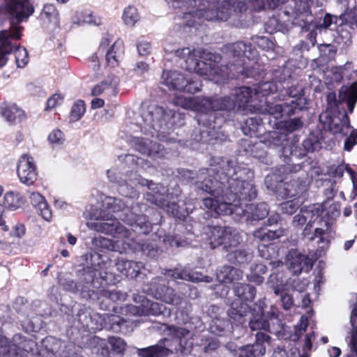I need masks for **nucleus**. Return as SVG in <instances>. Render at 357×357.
Wrapping results in <instances>:
<instances>
[{
	"label": "nucleus",
	"mask_w": 357,
	"mask_h": 357,
	"mask_svg": "<svg viewBox=\"0 0 357 357\" xmlns=\"http://www.w3.org/2000/svg\"><path fill=\"white\" fill-rule=\"evenodd\" d=\"M209 168H202L197 173L186 170L183 176L197 188L206 192L211 197L202 199L203 205L217 215H250L253 220L264 218L269 212L266 203L245 204L243 201L251 200L257 196L252 183V172L241 167L234 160L213 158Z\"/></svg>",
	"instance_id": "obj_1"
},
{
	"label": "nucleus",
	"mask_w": 357,
	"mask_h": 357,
	"mask_svg": "<svg viewBox=\"0 0 357 357\" xmlns=\"http://www.w3.org/2000/svg\"><path fill=\"white\" fill-rule=\"evenodd\" d=\"M223 51L228 59L232 58L228 66H219L221 60L219 54H215L193 47H183L174 51L175 55L184 60L185 68L188 71L196 73L206 79L221 84L231 78H236L240 75L248 77L250 73L243 66V57L255 60L257 52L250 44L239 41L225 45Z\"/></svg>",
	"instance_id": "obj_2"
},
{
	"label": "nucleus",
	"mask_w": 357,
	"mask_h": 357,
	"mask_svg": "<svg viewBox=\"0 0 357 357\" xmlns=\"http://www.w3.org/2000/svg\"><path fill=\"white\" fill-rule=\"evenodd\" d=\"M168 337L161 339L157 344L137 349L140 357H167L174 353L183 355L192 349L193 333L186 328L170 326L166 327Z\"/></svg>",
	"instance_id": "obj_3"
},
{
	"label": "nucleus",
	"mask_w": 357,
	"mask_h": 357,
	"mask_svg": "<svg viewBox=\"0 0 357 357\" xmlns=\"http://www.w3.org/2000/svg\"><path fill=\"white\" fill-rule=\"evenodd\" d=\"M173 102L175 105L184 109H189L197 112L196 116L199 125L204 128L200 130V136L197 141L202 143H212L215 129L220 127L222 119H218L213 110V98L204 97L176 96Z\"/></svg>",
	"instance_id": "obj_4"
},
{
	"label": "nucleus",
	"mask_w": 357,
	"mask_h": 357,
	"mask_svg": "<svg viewBox=\"0 0 357 357\" xmlns=\"http://www.w3.org/2000/svg\"><path fill=\"white\" fill-rule=\"evenodd\" d=\"M101 219L87 223L89 229L110 235L115 238L122 239L121 248L116 249L114 243L109 238L99 236L92 240L96 247L109 250L118 251L121 253L137 249L135 245V236L132 231L127 229L116 218L106 214L100 215Z\"/></svg>",
	"instance_id": "obj_5"
},
{
	"label": "nucleus",
	"mask_w": 357,
	"mask_h": 357,
	"mask_svg": "<svg viewBox=\"0 0 357 357\" xmlns=\"http://www.w3.org/2000/svg\"><path fill=\"white\" fill-rule=\"evenodd\" d=\"M4 2L13 19L10 29L0 32V68L6 65L8 55L13 50L10 39H19L21 37L20 28L16 26V24L27 20L34 12L29 0H4Z\"/></svg>",
	"instance_id": "obj_6"
},
{
	"label": "nucleus",
	"mask_w": 357,
	"mask_h": 357,
	"mask_svg": "<svg viewBox=\"0 0 357 357\" xmlns=\"http://www.w3.org/2000/svg\"><path fill=\"white\" fill-rule=\"evenodd\" d=\"M208 241L211 248L222 246L229 252V260L243 264L250 261L252 255L240 245L241 236L232 227H212L209 228Z\"/></svg>",
	"instance_id": "obj_7"
},
{
	"label": "nucleus",
	"mask_w": 357,
	"mask_h": 357,
	"mask_svg": "<svg viewBox=\"0 0 357 357\" xmlns=\"http://www.w3.org/2000/svg\"><path fill=\"white\" fill-rule=\"evenodd\" d=\"M107 176L110 181L118 183L119 192L129 198H136L138 197V190L136 187L138 185H146L149 190L145 195V199L147 202L155 205H161L164 200L166 188L161 184L153 183L152 181L142 178L136 173H131L128 178L117 180L116 174L114 171L107 170Z\"/></svg>",
	"instance_id": "obj_8"
},
{
	"label": "nucleus",
	"mask_w": 357,
	"mask_h": 357,
	"mask_svg": "<svg viewBox=\"0 0 357 357\" xmlns=\"http://www.w3.org/2000/svg\"><path fill=\"white\" fill-rule=\"evenodd\" d=\"M103 206L112 213L121 211L122 215L119 216L120 218L132 227L133 229H138V233L147 234L151 231L152 226L146 217L135 213L137 206L130 208L126 206L125 203L121 199L113 197H105L103 200Z\"/></svg>",
	"instance_id": "obj_9"
},
{
	"label": "nucleus",
	"mask_w": 357,
	"mask_h": 357,
	"mask_svg": "<svg viewBox=\"0 0 357 357\" xmlns=\"http://www.w3.org/2000/svg\"><path fill=\"white\" fill-rule=\"evenodd\" d=\"M13 344L9 345L7 338L1 337L0 342L3 350L0 354L13 353L17 357H53V354L47 349L39 350L37 343L32 339H28L20 334L13 337Z\"/></svg>",
	"instance_id": "obj_10"
},
{
	"label": "nucleus",
	"mask_w": 357,
	"mask_h": 357,
	"mask_svg": "<svg viewBox=\"0 0 357 357\" xmlns=\"http://www.w3.org/2000/svg\"><path fill=\"white\" fill-rule=\"evenodd\" d=\"M326 210V218H319L317 224L319 227L314 229V235L309 239L312 241H316V243L321 249L327 248L329 244L330 231L334 220L340 214V204L339 202H333L326 201L322 204H319Z\"/></svg>",
	"instance_id": "obj_11"
},
{
	"label": "nucleus",
	"mask_w": 357,
	"mask_h": 357,
	"mask_svg": "<svg viewBox=\"0 0 357 357\" xmlns=\"http://www.w3.org/2000/svg\"><path fill=\"white\" fill-rule=\"evenodd\" d=\"M264 141L266 143V146L269 148H280L282 155L285 158L284 161L287 164L280 167L279 169L280 172L289 174L291 172H296L301 169L302 167L300 164H291L289 162L291 159H289V157L290 155L293 156L295 145L289 142L286 133L280 130L270 132L264 138Z\"/></svg>",
	"instance_id": "obj_12"
},
{
	"label": "nucleus",
	"mask_w": 357,
	"mask_h": 357,
	"mask_svg": "<svg viewBox=\"0 0 357 357\" xmlns=\"http://www.w3.org/2000/svg\"><path fill=\"white\" fill-rule=\"evenodd\" d=\"M255 96L254 90L250 87L236 88L229 96L213 98L214 113L216 111L243 110Z\"/></svg>",
	"instance_id": "obj_13"
},
{
	"label": "nucleus",
	"mask_w": 357,
	"mask_h": 357,
	"mask_svg": "<svg viewBox=\"0 0 357 357\" xmlns=\"http://www.w3.org/2000/svg\"><path fill=\"white\" fill-rule=\"evenodd\" d=\"M234 291L237 298L231 303L227 313L231 319L242 324L241 319L250 310L247 302L254 300L257 290L250 284L237 283L234 286Z\"/></svg>",
	"instance_id": "obj_14"
},
{
	"label": "nucleus",
	"mask_w": 357,
	"mask_h": 357,
	"mask_svg": "<svg viewBox=\"0 0 357 357\" xmlns=\"http://www.w3.org/2000/svg\"><path fill=\"white\" fill-rule=\"evenodd\" d=\"M161 83L169 89L194 93L201 90V82L195 77L178 70H165L161 76Z\"/></svg>",
	"instance_id": "obj_15"
},
{
	"label": "nucleus",
	"mask_w": 357,
	"mask_h": 357,
	"mask_svg": "<svg viewBox=\"0 0 357 357\" xmlns=\"http://www.w3.org/2000/svg\"><path fill=\"white\" fill-rule=\"evenodd\" d=\"M318 0H292L293 5L289 4L287 10H290V16L294 26L301 27L303 31H308L312 27L314 16L312 7Z\"/></svg>",
	"instance_id": "obj_16"
},
{
	"label": "nucleus",
	"mask_w": 357,
	"mask_h": 357,
	"mask_svg": "<svg viewBox=\"0 0 357 357\" xmlns=\"http://www.w3.org/2000/svg\"><path fill=\"white\" fill-rule=\"evenodd\" d=\"M143 291L167 304L178 305L182 302V297L175 294L174 290L167 287L165 280L160 278H155L149 283L144 285Z\"/></svg>",
	"instance_id": "obj_17"
},
{
	"label": "nucleus",
	"mask_w": 357,
	"mask_h": 357,
	"mask_svg": "<svg viewBox=\"0 0 357 357\" xmlns=\"http://www.w3.org/2000/svg\"><path fill=\"white\" fill-rule=\"evenodd\" d=\"M284 190L286 191L284 195L294 199L282 202L280 204V208L284 213L291 215L295 213L304 202L303 194L307 190L305 181H293L290 183H285Z\"/></svg>",
	"instance_id": "obj_18"
},
{
	"label": "nucleus",
	"mask_w": 357,
	"mask_h": 357,
	"mask_svg": "<svg viewBox=\"0 0 357 357\" xmlns=\"http://www.w3.org/2000/svg\"><path fill=\"white\" fill-rule=\"evenodd\" d=\"M319 121L324 128L333 135H347L351 128L349 118L345 112H333L327 110L319 115Z\"/></svg>",
	"instance_id": "obj_19"
},
{
	"label": "nucleus",
	"mask_w": 357,
	"mask_h": 357,
	"mask_svg": "<svg viewBox=\"0 0 357 357\" xmlns=\"http://www.w3.org/2000/svg\"><path fill=\"white\" fill-rule=\"evenodd\" d=\"M140 116L145 125L158 132H165L162 127L169 116V114L162 107L152 104L146 108L143 107Z\"/></svg>",
	"instance_id": "obj_20"
},
{
	"label": "nucleus",
	"mask_w": 357,
	"mask_h": 357,
	"mask_svg": "<svg viewBox=\"0 0 357 357\" xmlns=\"http://www.w3.org/2000/svg\"><path fill=\"white\" fill-rule=\"evenodd\" d=\"M322 214V207L319 204H314L305 208H302L299 213L293 219V225L295 227H302L305 225L303 234L306 236L310 234V229Z\"/></svg>",
	"instance_id": "obj_21"
},
{
	"label": "nucleus",
	"mask_w": 357,
	"mask_h": 357,
	"mask_svg": "<svg viewBox=\"0 0 357 357\" xmlns=\"http://www.w3.org/2000/svg\"><path fill=\"white\" fill-rule=\"evenodd\" d=\"M133 300L135 303H139V305H128L127 307L128 311L133 315H160L163 313L166 307L161 303L153 302L143 296L134 295Z\"/></svg>",
	"instance_id": "obj_22"
},
{
	"label": "nucleus",
	"mask_w": 357,
	"mask_h": 357,
	"mask_svg": "<svg viewBox=\"0 0 357 357\" xmlns=\"http://www.w3.org/2000/svg\"><path fill=\"white\" fill-rule=\"evenodd\" d=\"M17 175L20 181L26 185H32L37 179L36 165L33 157L22 154L18 160Z\"/></svg>",
	"instance_id": "obj_23"
},
{
	"label": "nucleus",
	"mask_w": 357,
	"mask_h": 357,
	"mask_svg": "<svg viewBox=\"0 0 357 357\" xmlns=\"http://www.w3.org/2000/svg\"><path fill=\"white\" fill-rule=\"evenodd\" d=\"M286 262L289 268L295 274H299L303 271H310L314 264V259L299 252L297 250L289 251L286 257Z\"/></svg>",
	"instance_id": "obj_24"
},
{
	"label": "nucleus",
	"mask_w": 357,
	"mask_h": 357,
	"mask_svg": "<svg viewBox=\"0 0 357 357\" xmlns=\"http://www.w3.org/2000/svg\"><path fill=\"white\" fill-rule=\"evenodd\" d=\"M131 143L135 150L153 160L162 158L165 155L163 147L149 139L134 137Z\"/></svg>",
	"instance_id": "obj_25"
},
{
	"label": "nucleus",
	"mask_w": 357,
	"mask_h": 357,
	"mask_svg": "<svg viewBox=\"0 0 357 357\" xmlns=\"http://www.w3.org/2000/svg\"><path fill=\"white\" fill-rule=\"evenodd\" d=\"M265 306L264 300L260 299L255 304L252 311V317L249 321V326L252 331H269V323L264 318V308Z\"/></svg>",
	"instance_id": "obj_26"
},
{
	"label": "nucleus",
	"mask_w": 357,
	"mask_h": 357,
	"mask_svg": "<svg viewBox=\"0 0 357 357\" xmlns=\"http://www.w3.org/2000/svg\"><path fill=\"white\" fill-rule=\"evenodd\" d=\"M115 266L119 272L130 278H136L144 268L143 263L128 260L123 257L116 259Z\"/></svg>",
	"instance_id": "obj_27"
},
{
	"label": "nucleus",
	"mask_w": 357,
	"mask_h": 357,
	"mask_svg": "<svg viewBox=\"0 0 357 357\" xmlns=\"http://www.w3.org/2000/svg\"><path fill=\"white\" fill-rule=\"evenodd\" d=\"M165 274L168 277H172L174 280L180 279L192 282H204L209 283L212 282L211 277L202 275L199 273H192L185 268L175 269L174 271L168 270Z\"/></svg>",
	"instance_id": "obj_28"
},
{
	"label": "nucleus",
	"mask_w": 357,
	"mask_h": 357,
	"mask_svg": "<svg viewBox=\"0 0 357 357\" xmlns=\"http://www.w3.org/2000/svg\"><path fill=\"white\" fill-rule=\"evenodd\" d=\"M119 82V79L118 77L114 75H109L103 81L93 86L91 94L93 96H98L103 93L115 94Z\"/></svg>",
	"instance_id": "obj_29"
},
{
	"label": "nucleus",
	"mask_w": 357,
	"mask_h": 357,
	"mask_svg": "<svg viewBox=\"0 0 357 357\" xmlns=\"http://www.w3.org/2000/svg\"><path fill=\"white\" fill-rule=\"evenodd\" d=\"M339 100L346 102L349 113H352L357 101V82L349 86H342L339 91Z\"/></svg>",
	"instance_id": "obj_30"
},
{
	"label": "nucleus",
	"mask_w": 357,
	"mask_h": 357,
	"mask_svg": "<svg viewBox=\"0 0 357 357\" xmlns=\"http://www.w3.org/2000/svg\"><path fill=\"white\" fill-rule=\"evenodd\" d=\"M124 54L123 42L121 40H116L107 50L105 59L107 64L110 67H116L119 65L120 61L123 59Z\"/></svg>",
	"instance_id": "obj_31"
},
{
	"label": "nucleus",
	"mask_w": 357,
	"mask_h": 357,
	"mask_svg": "<svg viewBox=\"0 0 357 357\" xmlns=\"http://www.w3.org/2000/svg\"><path fill=\"white\" fill-rule=\"evenodd\" d=\"M259 255L261 258L269 260V265L273 268H278L282 265V262L278 259V250L273 244H260L258 246Z\"/></svg>",
	"instance_id": "obj_32"
},
{
	"label": "nucleus",
	"mask_w": 357,
	"mask_h": 357,
	"mask_svg": "<svg viewBox=\"0 0 357 357\" xmlns=\"http://www.w3.org/2000/svg\"><path fill=\"white\" fill-rule=\"evenodd\" d=\"M217 280L222 283L229 284L243 278V272L230 266H224L216 273Z\"/></svg>",
	"instance_id": "obj_33"
},
{
	"label": "nucleus",
	"mask_w": 357,
	"mask_h": 357,
	"mask_svg": "<svg viewBox=\"0 0 357 357\" xmlns=\"http://www.w3.org/2000/svg\"><path fill=\"white\" fill-rule=\"evenodd\" d=\"M0 114L10 123L20 121L24 117V111L14 103H3L0 107Z\"/></svg>",
	"instance_id": "obj_34"
},
{
	"label": "nucleus",
	"mask_w": 357,
	"mask_h": 357,
	"mask_svg": "<svg viewBox=\"0 0 357 357\" xmlns=\"http://www.w3.org/2000/svg\"><path fill=\"white\" fill-rule=\"evenodd\" d=\"M298 104L296 100H291L290 102L276 104L268 108V113L276 119L283 116H291L296 112Z\"/></svg>",
	"instance_id": "obj_35"
},
{
	"label": "nucleus",
	"mask_w": 357,
	"mask_h": 357,
	"mask_svg": "<svg viewBox=\"0 0 357 357\" xmlns=\"http://www.w3.org/2000/svg\"><path fill=\"white\" fill-rule=\"evenodd\" d=\"M29 199L31 204L40 211L43 219L50 221L52 218V212L44 197L39 192H32L30 193Z\"/></svg>",
	"instance_id": "obj_36"
},
{
	"label": "nucleus",
	"mask_w": 357,
	"mask_h": 357,
	"mask_svg": "<svg viewBox=\"0 0 357 357\" xmlns=\"http://www.w3.org/2000/svg\"><path fill=\"white\" fill-rule=\"evenodd\" d=\"M267 284L271 288L276 296L287 291V280L282 271H277L271 274Z\"/></svg>",
	"instance_id": "obj_37"
},
{
	"label": "nucleus",
	"mask_w": 357,
	"mask_h": 357,
	"mask_svg": "<svg viewBox=\"0 0 357 357\" xmlns=\"http://www.w3.org/2000/svg\"><path fill=\"white\" fill-rule=\"evenodd\" d=\"M255 336V342L250 344L252 349L259 357L264 356L266 354L267 347L271 344L272 338L270 335L261 331H257Z\"/></svg>",
	"instance_id": "obj_38"
},
{
	"label": "nucleus",
	"mask_w": 357,
	"mask_h": 357,
	"mask_svg": "<svg viewBox=\"0 0 357 357\" xmlns=\"http://www.w3.org/2000/svg\"><path fill=\"white\" fill-rule=\"evenodd\" d=\"M268 146H266V142L264 140H260L259 142H255L252 145L250 146V150L251 155L259 160L261 162L268 165L271 159L268 157L266 148Z\"/></svg>",
	"instance_id": "obj_39"
},
{
	"label": "nucleus",
	"mask_w": 357,
	"mask_h": 357,
	"mask_svg": "<svg viewBox=\"0 0 357 357\" xmlns=\"http://www.w3.org/2000/svg\"><path fill=\"white\" fill-rule=\"evenodd\" d=\"M284 229L280 227L275 230L268 229L267 228H259L254 231V236L262 241H269L277 239L284 234Z\"/></svg>",
	"instance_id": "obj_40"
},
{
	"label": "nucleus",
	"mask_w": 357,
	"mask_h": 357,
	"mask_svg": "<svg viewBox=\"0 0 357 357\" xmlns=\"http://www.w3.org/2000/svg\"><path fill=\"white\" fill-rule=\"evenodd\" d=\"M167 190L166 189L162 204H161V205L157 206L163 208L168 214L174 217H176L180 220L184 219L189 214V211H188V209L180 210L179 206L175 202H169L167 204H165L166 201V197H167Z\"/></svg>",
	"instance_id": "obj_41"
},
{
	"label": "nucleus",
	"mask_w": 357,
	"mask_h": 357,
	"mask_svg": "<svg viewBox=\"0 0 357 357\" xmlns=\"http://www.w3.org/2000/svg\"><path fill=\"white\" fill-rule=\"evenodd\" d=\"M108 342L112 351L111 352L107 350L102 351V355L111 357L112 354L120 355L123 354L126 348V343L123 339L119 337L112 336L109 337Z\"/></svg>",
	"instance_id": "obj_42"
},
{
	"label": "nucleus",
	"mask_w": 357,
	"mask_h": 357,
	"mask_svg": "<svg viewBox=\"0 0 357 357\" xmlns=\"http://www.w3.org/2000/svg\"><path fill=\"white\" fill-rule=\"evenodd\" d=\"M350 324L351 328L349 332V335L347 337L349 340V346L351 349L357 355V308L355 307L351 314Z\"/></svg>",
	"instance_id": "obj_43"
},
{
	"label": "nucleus",
	"mask_w": 357,
	"mask_h": 357,
	"mask_svg": "<svg viewBox=\"0 0 357 357\" xmlns=\"http://www.w3.org/2000/svg\"><path fill=\"white\" fill-rule=\"evenodd\" d=\"M40 17L43 20H47L55 26H57L59 22L58 10L52 4H45L44 6L40 13Z\"/></svg>",
	"instance_id": "obj_44"
},
{
	"label": "nucleus",
	"mask_w": 357,
	"mask_h": 357,
	"mask_svg": "<svg viewBox=\"0 0 357 357\" xmlns=\"http://www.w3.org/2000/svg\"><path fill=\"white\" fill-rule=\"evenodd\" d=\"M3 199L5 206L13 211L19 208L23 203L22 197L17 192H7Z\"/></svg>",
	"instance_id": "obj_45"
},
{
	"label": "nucleus",
	"mask_w": 357,
	"mask_h": 357,
	"mask_svg": "<svg viewBox=\"0 0 357 357\" xmlns=\"http://www.w3.org/2000/svg\"><path fill=\"white\" fill-rule=\"evenodd\" d=\"M261 128V119L259 117L249 118L245 122L244 132L252 136L260 133Z\"/></svg>",
	"instance_id": "obj_46"
},
{
	"label": "nucleus",
	"mask_w": 357,
	"mask_h": 357,
	"mask_svg": "<svg viewBox=\"0 0 357 357\" xmlns=\"http://www.w3.org/2000/svg\"><path fill=\"white\" fill-rule=\"evenodd\" d=\"M253 90L255 96L257 97L266 96L279 90V87L275 82H265L259 84Z\"/></svg>",
	"instance_id": "obj_47"
},
{
	"label": "nucleus",
	"mask_w": 357,
	"mask_h": 357,
	"mask_svg": "<svg viewBox=\"0 0 357 357\" xmlns=\"http://www.w3.org/2000/svg\"><path fill=\"white\" fill-rule=\"evenodd\" d=\"M76 17H77V20L73 19V23L75 24H88L93 25H98L100 24V20L90 12H77Z\"/></svg>",
	"instance_id": "obj_48"
},
{
	"label": "nucleus",
	"mask_w": 357,
	"mask_h": 357,
	"mask_svg": "<svg viewBox=\"0 0 357 357\" xmlns=\"http://www.w3.org/2000/svg\"><path fill=\"white\" fill-rule=\"evenodd\" d=\"M122 19L127 26H133L139 20L137 9L131 6L126 7L123 10Z\"/></svg>",
	"instance_id": "obj_49"
},
{
	"label": "nucleus",
	"mask_w": 357,
	"mask_h": 357,
	"mask_svg": "<svg viewBox=\"0 0 357 357\" xmlns=\"http://www.w3.org/2000/svg\"><path fill=\"white\" fill-rule=\"evenodd\" d=\"M267 271L266 266L263 264H257L254 268H251L252 273L247 276L248 279L250 282H253L257 284H261L264 281V278L260 275L264 274Z\"/></svg>",
	"instance_id": "obj_50"
},
{
	"label": "nucleus",
	"mask_w": 357,
	"mask_h": 357,
	"mask_svg": "<svg viewBox=\"0 0 357 357\" xmlns=\"http://www.w3.org/2000/svg\"><path fill=\"white\" fill-rule=\"evenodd\" d=\"M86 105L84 102L82 100H76L72 106L70 110V121H79L84 114L86 112Z\"/></svg>",
	"instance_id": "obj_51"
},
{
	"label": "nucleus",
	"mask_w": 357,
	"mask_h": 357,
	"mask_svg": "<svg viewBox=\"0 0 357 357\" xmlns=\"http://www.w3.org/2000/svg\"><path fill=\"white\" fill-rule=\"evenodd\" d=\"M285 0H253L252 6L254 9L260 10L261 9H273L280 3H284Z\"/></svg>",
	"instance_id": "obj_52"
},
{
	"label": "nucleus",
	"mask_w": 357,
	"mask_h": 357,
	"mask_svg": "<svg viewBox=\"0 0 357 357\" xmlns=\"http://www.w3.org/2000/svg\"><path fill=\"white\" fill-rule=\"evenodd\" d=\"M16 65L18 68H24L29 62V55L25 48L17 47L14 51Z\"/></svg>",
	"instance_id": "obj_53"
},
{
	"label": "nucleus",
	"mask_w": 357,
	"mask_h": 357,
	"mask_svg": "<svg viewBox=\"0 0 357 357\" xmlns=\"http://www.w3.org/2000/svg\"><path fill=\"white\" fill-rule=\"evenodd\" d=\"M49 143L52 147L56 148L62 145L65 142L64 135L59 129L53 130L47 137Z\"/></svg>",
	"instance_id": "obj_54"
},
{
	"label": "nucleus",
	"mask_w": 357,
	"mask_h": 357,
	"mask_svg": "<svg viewBox=\"0 0 357 357\" xmlns=\"http://www.w3.org/2000/svg\"><path fill=\"white\" fill-rule=\"evenodd\" d=\"M336 22L337 18L335 16L327 13L325 15L322 22H317L314 19L311 28L319 29L321 32L323 29L326 30L328 29L331 24L336 23Z\"/></svg>",
	"instance_id": "obj_55"
},
{
	"label": "nucleus",
	"mask_w": 357,
	"mask_h": 357,
	"mask_svg": "<svg viewBox=\"0 0 357 357\" xmlns=\"http://www.w3.org/2000/svg\"><path fill=\"white\" fill-rule=\"evenodd\" d=\"M287 25H278V17L273 16L266 22L265 28L268 33H273L276 31H287Z\"/></svg>",
	"instance_id": "obj_56"
},
{
	"label": "nucleus",
	"mask_w": 357,
	"mask_h": 357,
	"mask_svg": "<svg viewBox=\"0 0 357 357\" xmlns=\"http://www.w3.org/2000/svg\"><path fill=\"white\" fill-rule=\"evenodd\" d=\"M252 43L258 47L264 50H268L273 47V43L264 36H254L252 38Z\"/></svg>",
	"instance_id": "obj_57"
},
{
	"label": "nucleus",
	"mask_w": 357,
	"mask_h": 357,
	"mask_svg": "<svg viewBox=\"0 0 357 357\" xmlns=\"http://www.w3.org/2000/svg\"><path fill=\"white\" fill-rule=\"evenodd\" d=\"M303 146L307 152H313L320 149L321 144L317 137L310 136L303 141Z\"/></svg>",
	"instance_id": "obj_58"
},
{
	"label": "nucleus",
	"mask_w": 357,
	"mask_h": 357,
	"mask_svg": "<svg viewBox=\"0 0 357 357\" xmlns=\"http://www.w3.org/2000/svg\"><path fill=\"white\" fill-rule=\"evenodd\" d=\"M277 17L278 25H287V31H289L292 26H294L290 16V10H287V8H286L285 10Z\"/></svg>",
	"instance_id": "obj_59"
},
{
	"label": "nucleus",
	"mask_w": 357,
	"mask_h": 357,
	"mask_svg": "<svg viewBox=\"0 0 357 357\" xmlns=\"http://www.w3.org/2000/svg\"><path fill=\"white\" fill-rule=\"evenodd\" d=\"M303 123L298 118L291 119L284 122L283 127L287 131L293 132L301 129Z\"/></svg>",
	"instance_id": "obj_60"
},
{
	"label": "nucleus",
	"mask_w": 357,
	"mask_h": 357,
	"mask_svg": "<svg viewBox=\"0 0 357 357\" xmlns=\"http://www.w3.org/2000/svg\"><path fill=\"white\" fill-rule=\"evenodd\" d=\"M109 321L111 322V329L114 332H122L123 327L126 321L120 317L116 315L108 316Z\"/></svg>",
	"instance_id": "obj_61"
},
{
	"label": "nucleus",
	"mask_w": 357,
	"mask_h": 357,
	"mask_svg": "<svg viewBox=\"0 0 357 357\" xmlns=\"http://www.w3.org/2000/svg\"><path fill=\"white\" fill-rule=\"evenodd\" d=\"M357 144V129H353L349 135L345 139L344 150L350 151Z\"/></svg>",
	"instance_id": "obj_62"
},
{
	"label": "nucleus",
	"mask_w": 357,
	"mask_h": 357,
	"mask_svg": "<svg viewBox=\"0 0 357 357\" xmlns=\"http://www.w3.org/2000/svg\"><path fill=\"white\" fill-rule=\"evenodd\" d=\"M319 51L327 59L333 58L336 53L335 47L330 44L321 45L319 46Z\"/></svg>",
	"instance_id": "obj_63"
},
{
	"label": "nucleus",
	"mask_w": 357,
	"mask_h": 357,
	"mask_svg": "<svg viewBox=\"0 0 357 357\" xmlns=\"http://www.w3.org/2000/svg\"><path fill=\"white\" fill-rule=\"evenodd\" d=\"M237 357H259L250 344L245 345L238 349L236 352Z\"/></svg>",
	"instance_id": "obj_64"
}]
</instances>
